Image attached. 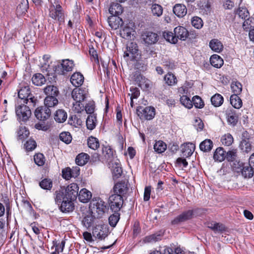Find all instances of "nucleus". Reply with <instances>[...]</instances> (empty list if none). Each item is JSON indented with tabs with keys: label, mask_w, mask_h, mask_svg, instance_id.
Masks as SVG:
<instances>
[{
	"label": "nucleus",
	"mask_w": 254,
	"mask_h": 254,
	"mask_svg": "<svg viewBox=\"0 0 254 254\" xmlns=\"http://www.w3.org/2000/svg\"><path fill=\"white\" fill-rule=\"evenodd\" d=\"M57 97L52 96H46L44 99V106L49 109V108L54 107L57 105L59 101Z\"/></svg>",
	"instance_id": "473e14b6"
},
{
	"label": "nucleus",
	"mask_w": 254,
	"mask_h": 254,
	"mask_svg": "<svg viewBox=\"0 0 254 254\" xmlns=\"http://www.w3.org/2000/svg\"><path fill=\"white\" fill-rule=\"evenodd\" d=\"M79 200L83 203L88 202L92 197L91 192L86 189H81L78 195Z\"/></svg>",
	"instance_id": "bb28decb"
},
{
	"label": "nucleus",
	"mask_w": 254,
	"mask_h": 254,
	"mask_svg": "<svg viewBox=\"0 0 254 254\" xmlns=\"http://www.w3.org/2000/svg\"><path fill=\"white\" fill-rule=\"evenodd\" d=\"M194 126L197 131H201L203 129L204 125L202 120L199 118H197L195 120Z\"/></svg>",
	"instance_id": "774afa93"
},
{
	"label": "nucleus",
	"mask_w": 254,
	"mask_h": 254,
	"mask_svg": "<svg viewBox=\"0 0 254 254\" xmlns=\"http://www.w3.org/2000/svg\"><path fill=\"white\" fill-rule=\"evenodd\" d=\"M90 212L94 218L102 217L107 210V206L105 202L101 199L93 200L90 204Z\"/></svg>",
	"instance_id": "7ed1b4c3"
},
{
	"label": "nucleus",
	"mask_w": 254,
	"mask_h": 254,
	"mask_svg": "<svg viewBox=\"0 0 254 254\" xmlns=\"http://www.w3.org/2000/svg\"><path fill=\"white\" fill-rule=\"evenodd\" d=\"M108 23L110 27L113 29H117L123 24V20L118 16L111 15L108 18Z\"/></svg>",
	"instance_id": "aec40b11"
},
{
	"label": "nucleus",
	"mask_w": 254,
	"mask_h": 254,
	"mask_svg": "<svg viewBox=\"0 0 254 254\" xmlns=\"http://www.w3.org/2000/svg\"><path fill=\"white\" fill-rule=\"evenodd\" d=\"M74 65L73 61L68 59L64 60L62 63L58 65L56 71L58 74L63 75L65 72L71 71Z\"/></svg>",
	"instance_id": "9b49d317"
},
{
	"label": "nucleus",
	"mask_w": 254,
	"mask_h": 254,
	"mask_svg": "<svg viewBox=\"0 0 254 254\" xmlns=\"http://www.w3.org/2000/svg\"><path fill=\"white\" fill-rule=\"evenodd\" d=\"M88 92L86 88L74 89L71 92V96L74 101L72 103V110L79 113L84 111V102L87 98Z\"/></svg>",
	"instance_id": "f257e3e1"
},
{
	"label": "nucleus",
	"mask_w": 254,
	"mask_h": 254,
	"mask_svg": "<svg viewBox=\"0 0 254 254\" xmlns=\"http://www.w3.org/2000/svg\"><path fill=\"white\" fill-rule=\"evenodd\" d=\"M44 92L47 96H52L54 97H57L59 94L58 88L54 85L47 86L44 89Z\"/></svg>",
	"instance_id": "c85d7f7f"
},
{
	"label": "nucleus",
	"mask_w": 254,
	"mask_h": 254,
	"mask_svg": "<svg viewBox=\"0 0 254 254\" xmlns=\"http://www.w3.org/2000/svg\"><path fill=\"white\" fill-rule=\"evenodd\" d=\"M110 168H111L114 177L118 178L123 172L120 161L117 159H113L108 163Z\"/></svg>",
	"instance_id": "4468645a"
},
{
	"label": "nucleus",
	"mask_w": 254,
	"mask_h": 254,
	"mask_svg": "<svg viewBox=\"0 0 254 254\" xmlns=\"http://www.w3.org/2000/svg\"><path fill=\"white\" fill-rule=\"evenodd\" d=\"M174 35L178 39L181 40H185L189 36L188 30L184 27L178 26L176 27L174 30Z\"/></svg>",
	"instance_id": "412c9836"
},
{
	"label": "nucleus",
	"mask_w": 254,
	"mask_h": 254,
	"mask_svg": "<svg viewBox=\"0 0 254 254\" xmlns=\"http://www.w3.org/2000/svg\"><path fill=\"white\" fill-rule=\"evenodd\" d=\"M18 97L23 100L24 104L29 106H34L37 99L31 94L30 88L28 86L21 87L18 92Z\"/></svg>",
	"instance_id": "20e7f679"
},
{
	"label": "nucleus",
	"mask_w": 254,
	"mask_h": 254,
	"mask_svg": "<svg viewBox=\"0 0 254 254\" xmlns=\"http://www.w3.org/2000/svg\"><path fill=\"white\" fill-rule=\"evenodd\" d=\"M64 199L61 200V202L59 204H61L60 209L64 212H69L74 209V205L72 201L73 199H70L66 197H63Z\"/></svg>",
	"instance_id": "2eb2a0df"
},
{
	"label": "nucleus",
	"mask_w": 254,
	"mask_h": 254,
	"mask_svg": "<svg viewBox=\"0 0 254 254\" xmlns=\"http://www.w3.org/2000/svg\"><path fill=\"white\" fill-rule=\"evenodd\" d=\"M29 8V3L28 0H21L20 3L17 6V9L21 10L22 13L27 11Z\"/></svg>",
	"instance_id": "052dcab7"
},
{
	"label": "nucleus",
	"mask_w": 254,
	"mask_h": 254,
	"mask_svg": "<svg viewBox=\"0 0 254 254\" xmlns=\"http://www.w3.org/2000/svg\"><path fill=\"white\" fill-rule=\"evenodd\" d=\"M54 119L59 123H63L67 119L66 113L63 110H58L55 114Z\"/></svg>",
	"instance_id": "e433bc0d"
},
{
	"label": "nucleus",
	"mask_w": 254,
	"mask_h": 254,
	"mask_svg": "<svg viewBox=\"0 0 254 254\" xmlns=\"http://www.w3.org/2000/svg\"><path fill=\"white\" fill-rule=\"evenodd\" d=\"M137 115L141 120H150L155 115V109L152 107H146L144 108H140L137 110Z\"/></svg>",
	"instance_id": "9d476101"
},
{
	"label": "nucleus",
	"mask_w": 254,
	"mask_h": 254,
	"mask_svg": "<svg viewBox=\"0 0 254 254\" xmlns=\"http://www.w3.org/2000/svg\"><path fill=\"white\" fill-rule=\"evenodd\" d=\"M180 102L183 106L188 109H190L192 107L191 100L186 95L181 97Z\"/></svg>",
	"instance_id": "3c124183"
},
{
	"label": "nucleus",
	"mask_w": 254,
	"mask_h": 254,
	"mask_svg": "<svg viewBox=\"0 0 254 254\" xmlns=\"http://www.w3.org/2000/svg\"><path fill=\"white\" fill-rule=\"evenodd\" d=\"M139 55L138 47L134 42L128 43L124 52V57H128L130 60H135Z\"/></svg>",
	"instance_id": "1a4fd4ad"
},
{
	"label": "nucleus",
	"mask_w": 254,
	"mask_h": 254,
	"mask_svg": "<svg viewBox=\"0 0 254 254\" xmlns=\"http://www.w3.org/2000/svg\"><path fill=\"white\" fill-rule=\"evenodd\" d=\"M34 114L37 119L40 121H46L50 117L51 111L47 107L41 106L35 110Z\"/></svg>",
	"instance_id": "f8f14e48"
},
{
	"label": "nucleus",
	"mask_w": 254,
	"mask_h": 254,
	"mask_svg": "<svg viewBox=\"0 0 254 254\" xmlns=\"http://www.w3.org/2000/svg\"><path fill=\"white\" fill-rule=\"evenodd\" d=\"M150 9L152 15L154 17H160L163 14V7L158 4H153Z\"/></svg>",
	"instance_id": "58836bf2"
},
{
	"label": "nucleus",
	"mask_w": 254,
	"mask_h": 254,
	"mask_svg": "<svg viewBox=\"0 0 254 254\" xmlns=\"http://www.w3.org/2000/svg\"><path fill=\"white\" fill-rule=\"evenodd\" d=\"M29 106V105H22L21 103V105L16 107V114L19 120L25 122L30 118L31 115V112Z\"/></svg>",
	"instance_id": "0eeeda50"
},
{
	"label": "nucleus",
	"mask_w": 254,
	"mask_h": 254,
	"mask_svg": "<svg viewBox=\"0 0 254 254\" xmlns=\"http://www.w3.org/2000/svg\"><path fill=\"white\" fill-rule=\"evenodd\" d=\"M97 123L96 116L95 114L89 115L86 119V126L88 129H93L96 126Z\"/></svg>",
	"instance_id": "72a5a7b5"
},
{
	"label": "nucleus",
	"mask_w": 254,
	"mask_h": 254,
	"mask_svg": "<svg viewBox=\"0 0 254 254\" xmlns=\"http://www.w3.org/2000/svg\"><path fill=\"white\" fill-rule=\"evenodd\" d=\"M135 31L128 25H126L120 31L121 36L127 39H131L134 37Z\"/></svg>",
	"instance_id": "6ab92c4d"
},
{
	"label": "nucleus",
	"mask_w": 254,
	"mask_h": 254,
	"mask_svg": "<svg viewBox=\"0 0 254 254\" xmlns=\"http://www.w3.org/2000/svg\"><path fill=\"white\" fill-rule=\"evenodd\" d=\"M237 13L240 17L242 19H245V21L243 23V27L244 28H247L246 25L249 24V13L248 9L245 7H239L237 11Z\"/></svg>",
	"instance_id": "a878e982"
},
{
	"label": "nucleus",
	"mask_w": 254,
	"mask_h": 254,
	"mask_svg": "<svg viewBox=\"0 0 254 254\" xmlns=\"http://www.w3.org/2000/svg\"><path fill=\"white\" fill-rule=\"evenodd\" d=\"M87 144L89 148L93 150H96L99 147L98 139L92 136L88 138L87 140Z\"/></svg>",
	"instance_id": "79ce46f5"
},
{
	"label": "nucleus",
	"mask_w": 254,
	"mask_h": 254,
	"mask_svg": "<svg viewBox=\"0 0 254 254\" xmlns=\"http://www.w3.org/2000/svg\"><path fill=\"white\" fill-rule=\"evenodd\" d=\"M173 12L179 17H183L187 13L186 6L183 4H176L173 7Z\"/></svg>",
	"instance_id": "5701e85b"
},
{
	"label": "nucleus",
	"mask_w": 254,
	"mask_h": 254,
	"mask_svg": "<svg viewBox=\"0 0 254 254\" xmlns=\"http://www.w3.org/2000/svg\"><path fill=\"white\" fill-rule=\"evenodd\" d=\"M89 159V156L87 154L80 153L76 156L75 162L79 166H83L88 162Z\"/></svg>",
	"instance_id": "4c0bfd02"
},
{
	"label": "nucleus",
	"mask_w": 254,
	"mask_h": 254,
	"mask_svg": "<svg viewBox=\"0 0 254 254\" xmlns=\"http://www.w3.org/2000/svg\"><path fill=\"white\" fill-rule=\"evenodd\" d=\"M108 232L109 230L107 225L101 224L96 225L94 228L92 234L95 238L102 240L108 236Z\"/></svg>",
	"instance_id": "6e6552de"
},
{
	"label": "nucleus",
	"mask_w": 254,
	"mask_h": 254,
	"mask_svg": "<svg viewBox=\"0 0 254 254\" xmlns=\"http://www.w3.org/2000/svg\"><path fill=\"white\" fill-rule=\"evenodd\" d=\"M35 163L39 166H43L45 162L44 156L42 153H37L34 156Z\"/></svg>",
	"instance_id": "864d4df0"
},
{
	"label": "nucleus",
	"mask_w": 254,
	"mask_h": 254,
	"mask_svg": "<svg viewBox=\"0 0 254 254\" xmlns=\"http://www.w3.org/2000/svg\"><path fill=\"white\" fill-rule=\"evenodd\" d=\"M226 158V152L222 147L217 148L213 155V158L215 161L222 162Z\"/></svg>",
	"instance_id": "cd10ccee"
},
{
	"label": "nucleus",
	"mask_w": 254,
	"mask_h": 254,
	"mask_svg": "<svg viewBox=\"0 0 254 254\" xmlns=\"http://www.w3.org/2000/svg\"><path fill=\"white\" fill-rule=\"evenodd\" d=\"M25 147L28 151L33 150L36 147V143L33 139H29L26 141Z\"/></svg>",
	"instance_id": "0e129e2a"
},
{
	"label": "nucleus",
	"mask_w": 254,
	"mask_h": 254,
	"mask_svg": "<svg viewBox=\"0 0 254 254\" xmlns=\"http://www.w3.org/2000/svg\"><path fill=\"white\" fill-rule=\"evenodd\" d=\"M211 64L216 68H220L223 64V59L217 55H212L210 59Z\"/></svg>",
	"instance_id": "c756f323"
},
{
	"label": "nucleus",
	"mask_w": 254,
	"mask_h": 254,
	"mask_svg": "<svg viewBox=\"0 0 254 254\" xmlns=\"http://www.w3.org/2000/svg\"><path fill=\"white\" fill-rule=\"evenodd\" d=\"M95 109V104L93 101H89L86 105H84V109L86 112L89 114H93Z\"/></svg>",
	"instance_id": "bf43d9fd"
},
{
	"label": "nucleus",
	"mask_w": 254,
	"mask_h": 254,
	"mask_svg": "<svg viewBox=\"0 0 254 254\" xmlns=\"http://www.w3.org/2000/svg\"><path fill=\"white\" fill-rule=\"evenodd\" d=\"M49 15L52 19L57 20L59 24H61L64 21V13L60 4H51L49 8Z\"/></svg>",
	"instance_id": "39448f33"
},
{
	"label": "nucleus",
	"mask_w": 254,
	"mask_h": 254,
	"mask_svg": "<svg viewBox=\"0 0 254 254\" xmlns=\"http://www.w3.org/2000/svg\"><path fill=\"white\" fill-rule=\"evenodd\" d=\"M19 139H24L29 134V131L26 129L25 127H21L18 132Z\"/></svg>",
	"instance_id": "e2e57ef3"
},
{
	"label": "nucleus",
	"mask_w": 254,
	"mask_h": 254,
	"mask_svg": "<svg viewBox=\"0 0 254 254\" xmlns=\"http://www.w3.org/2000/svg\"><path fill=\"white\" fill-rule=\"evenodd\" d=\"M194 106L197 108H202L204 106V103L201 98L198 96H194L192 100Z\"/></svg>",
	"instance_id": "13d9d810"
},
{
	"label": "nucleus",
	"mask_w": 254,
	"mask_h": 254,
	"mask_svg": "<svg viewBox=\"0 0 254 254\" xmlns=\"http://www.w3.org/2000/svg\"><path fill=\"white\" fill-rule=\"evenodd\" d=\"M142 37L144 42L148 45L153 44L158 40L157 34L152 32H146L142 35Z\"/></svg>",
	"instance_id": "f3484780"
},
{
	"label": "nucleus",
	"mask_w": 254,
	"mask_h": 254,
	"mask_svg": "<svg viewBox=\"0 0 254 254\" xmlns=\"http://www.w3.org/2000/svg\"><path fill=\"white\" fill-rule=\"evenodd\" d=\"M39 185L43 189L49 190L52 188L53 183L50 179H45L40 182Z\"/></svg>",
	"instance_id": "5fc2aeb1"
},
{
	"label": "nucleus",
	"mask_w": 254,
	"mask_h": 254,
	"mask_svg": "<svg viewBox=\"0 0 254 254\" xmlns=\"http://www.w3.org/2000/svg\"><path fill=\"white\" fill-rule=\"evenodd\" d=\"M60 139L66 144H69L72 140V137L69 132H63L60 134Z\"/></svg>",
	"instance_id": "603ef678"
},
{
	"label": "nucleus",
	"mask_w": 254,
	"mask_h": 254,
	"mask_svg": "<svg viewBox=\"0 0 254 254\" xmlns=\"http://www.w3.org/2000/svg\"><path fill=\"white\" fill-rule=\"evenodd\" d=\"M213 143L211 140L206 139L199 144L200 149L203 152H209L213 147Z\"/></svg>",
	"instance_id": "2f4dec72"
},
{
	"label": "nucleus",
	"mask_w": 254,
	"mask_h": 254,
	"mask_svg": "<svg viewBox=\"0 0 254 254\" xmlns=\"http://www.w3.org/2000/svg\"><path fill=\"white\" fill-rule=\"evenodd\" d=\"M109 203L111 209L114 212H117L122 207L123 197L120 194H114L109 197Z\"/></svg>",
	"instance_id": "423d86ee"
},
{
	"label": "nucleus",
	"mask_w": 254,
	"mask_h": 254,
	"mask_svg": "<svg viewBox=\"0 0 254 254\" xmlns=\"http://www.w3.org/2000/svg\"><path fill=\"white\" fill-rule=\"evenodd\" d=\"M231 104L236 109H240L242 106V101L236 94H233L230 97Z\"/></svg>",
	"instance_id": "ea45409f"
},
{
	"label": "nucleus",
	"mask_w": 254,
	"mask_h": 254,
	"mask_svg": "<svg viewBox=\"0 0 254 254\" xmlns=\"http://www.w3.org/2000/svg\"><path fill=\"white\" fill-rule=\"evenodd\" d=\"M164 80L169 86H173L177 84V79L176 76L171 72L168 73L164 76Z\"/></svg>",
	"instance_id": "a19ab883"
},
{
	"label": "nucleus",
	"mask_w": 254,
	"mask_h": 254,
	"mask_svg": "<svg viewBox=\"0 0 254 254\" xmlns=\"http://www.w3.org/2000/svg\"><path fill=\"white\" fill-rule=\"evenodd\" d=\"M114 190L115 194H120L122 196L127 192V185L125 182L118 183L115 185Z\"/></svg>",
	"instance_id": "b1692460"
},
{
	"label": "nucleus",
	"mask_w": 254,
	"mask_h": 254,
	"mask_svg": "<svg viewBox=\"0 0 254 254\" xmlns=\"http://www.w3.org/2000/svg\"><path fill=\"white\" fill-rule=\"evenodd\" d=\"M238 164L240 166V167L236 168L234 167V169L235 171L237 172H241L242 175L245 178H251L253 176L254 174L253 169L254 168L253 167H251L249 164H243L241 163L239 164V162H238Z\"/></svg>",
	"instance_id": "ddd939ff"
},
{
	"label": "nucleus",
	"mask_w": 254,
	"mask_h": 254,
	"mask_svg": "<svg viewBox=\"0 0 254 254\" xmlns=\"http://www.w3.org/2000/svg\"><path fill=\"white\" fill-rule=\"evenodd\" d=\"M231 88L234 94L238 95L242 92V85L238 81H233L231 85Z\"/></svg>",
	"instance_id": "49530a36"
},
{
	"label": "nucleus",
	"mask_w": 254,
	"mask_h": 254,
	"mask_svg": "<svg viewBox=\"0 0 254 254\" xmlns=\"http://www.w3.org/2000/svg\"><path fill=\"white\" fill-rule=\"evenodd\" d=\"M95 218L92 213L90 212L82 220V222L83 226L87 228L90 227L92 225Z\"/></svg>",
	"instance_id": "c9c22d12"
},
{
	"label": "nucleus",
	"mask_w": 254,
	"mask_h": 254,
	"mask_svg": "<svg viewBox=\"0 0 254 254\" xmlns=\"http://www.w3.org/2000/svg\"><path fill=\"white\" fill-rule=\"evenodd\" d=\"M209 47L215 52L220 53L223 49L222 42L217 39H212L209 42Z\"/></svg>",
	"instance_id": "393cba45"
},
{
	"label": "nucleus",
	"mask_w": 254,
	"mask_h": 254,
	"mask_svg": "<svg viewBox=\"0 0 254 254\" xmlns=\"http://www.w3.org/2000/svg\"><path fill=\"white\" fill-rule=\"evenodd\" d=\"M120 219V215L119 213L115 212L114 214L111 215L109 218V222L110 225L112 227H115Z\"/></svg>",
	"instance_id": "4d7b16f0"
},
{
	"label": "nucleus",
	"mask_w": 254,
	"mask_h": 254,
	"mask_svg": "<svg viewBox=\"0 0 254 254\" xmlns=\"http://www.w3.org/2000/svg\"><path fill=\"white\" fill-rule=\"evenodd\" d=\"M123 8L119 3H112L109 9L110 13L112 15L118 16L123 12Z\"/></svg>",
	"instance_id": "7c9ffc66"
},
{
	"label": "nucleus",
	"mask_w": 254,
	"mask_h": 254,
	"mask_svg": "<svg viewBox=\"0 0 254 254\" xmlns=\"http://www.w3.org/2000/svg\"><path fill=\"white\" fill-rule=\"evenodd\" d=\"M167 148L166 144L162 141H157L154 145V149L155 152L158 153H161L164 152Z\"/></svg>",
	"instance_id": "c03bdc74"
},
{
	"label": "nucleus",
	"mask_w": 254,
	"mask_h": 254,
	"mask_svg": "<svg viewBox=\"0 0 254 254\" xmlns=\"http://www.w3.org/2000/svg\"><path fill=\"white\" fill-rule=\"evenodd\" d=\"M208 227L216 232H222L225 230L224 226L219 223H211L208 224Z\"/></svg>",
	"instance_id": "a18cd8bd"
},
{
	"label": "nucleus",
	"mask_w": 254,
	"mask_h": 254,
	"mask_svg": "<svg viewBox=\"0 0 254 254\" xmlns=\"http://www.w3.org/2000/svg\"><path fill=\"white\" fill-rule=\"evenodd\" d=\"M193 215V211L189 210L183 212L182 214L176 217L172 221L173 224H177L191 218Z\"/></svg>",
	"instance_id": "dca6fc26"
},
{
	"label": "nucleus",
	"mask_w": 254,
	"mask_h": 254,
	"mask_svg": "<svg viewBox=\"0 0 254 254\" xmlns=\"http://www.w3.org/2000/svg\"><path fill=\"white\" fill-rule=\"evenodd\" d=\"M237 157V150L235 149H233L231 150H229L226 154V159L228 161H233L235 160Z\"/></svg>",
	"instance_id": "680f3d73"
},
{
	"label": "nucleus",
	"mask_w": 254,
	"mask_h": 254,
	"mask_svg": "<svg viewBox=\"0 0 254 254\" xmlns=\"http://www.w3.org/2000/svg\"><path fill=\"white\" fill-rule=\"evenodd\" d=\"M32 81L35 85L41 86L45 84L46 79L44 75L42 74L36 73L33 76Z\"/></svg>",
	"instance_id": "f704fd0d"
},
{
	"label": "nucleus",
	"mask_w": 254,
	"mask_h": 254,
	"mask_svg": "<svg viewBox=\"0 0 254 254\" xmlns=\"http://www.w3.org/2000/svg\"><path fill=\"white\" fill-rule=\"evenodd\" d=\"M84 77L80 72L74 73L70 77V82L71 84L75 86H80L83 83Z\"/></svg>",
	"instance_id": "4be33fe9"
},
{
	"label": "nucleus",
	"mask_w": 254,
	"mask_h": 254,
	"mask_svg": "<svg viewBox=\"0 0 254 254\" xmlns=\"http://www.w3.org/2000/svg\"><path fill=\"white\" fill-rule=\"evenodd\" d=\"M222 143L226 146H230L233 142V138L231 134L227 133L222 136L221 139Z\"/></svg>",
	"instance_id": "09e8293b"
},
{
	"label": "nucleus",
	"mask_w": 254,
	"mask_h": 254,
	"mask_svg": "<svg viewBox=\"0 0 254 254\" xmlns=\"http://www.w3.org/2000/svg\"><path fill=\"white\" fill-rule=\"evenodd\" d=\"M163 36L167 41L171 43L175 44L177 42V38L171 32H164Z\"/></svg>",
	"instance_id": "8fccbe9b"
},
{
	"label": "nucleus",
	"mask_w": 254,
	"mask_h": 254,
	"mask_svg": "<svg viewBox=\"0 0 254 254\" xmlns=\"http://www.w3.org/2000/svg\"><path fill=\"white\" fill-rule=\"evenodd\" d=\"M102 151L105 159L108 162L114 159L113 150L110 148L104 147L103 148Z\"/></svg>",
	"instance_id": "de8ad7c7"
},
{
	"label": "nucleus",
	"mask_w": 254,
	"mask_h": 254,
	"mask_svg": "<svg viewBox=\"0 0 254 254\" xmlns=\"http://www.w3.org/2000/svg\"><path fill=\"white\" fill-rule=\"evenodd\" d=\"M191 23L192 25L196 29H200L203 26L202 19L197 16H194L192 18Z\"/></svg>",
	"instance_id": "6e6d98bb"
},
{
	"label": "nucleus",
	"mask_w": 254,
	"mask_h": 254,
	"mask_svg": "<svg viewBox=\"0 0 254 254\" xmlns=\"http://www.w3.org/2000/svg\"><path fill=\"white\" fill-rule=\"evenodd\" d=\"M130 92V93H128V95L130 96V100H132L133 99H136L139 96V90L136 88H131Z\"/></svg>",
	"instance_id": "69168bd1"
},
{
	"label": "nucleus",
	"mask_w": 254,
	"mask_h": 254,
	"mask_svg": "<svg viewBox=\"0 0 254 254\" xmlns=\"http://www.w3.org/2000/svg\"><path fill=\"white\" fill-rule=\"evenodd\" d=\"M211 102L215 107H219L223 102V97L219 94H216L211 97Z\"/></svg>",
	"instance_id": "37998d69"
},
{
	"label": "nucleus",
	"mask_w": 254,
	"mask_h": 254,
	"mask_svg": "<svg viewBox=\"0 0 254 254\" xmlns=\"http://www.w3.org/2000/svg\"><path fill=\"white\" fill-rule=\"evenodd\" d=\"M62 176L64 178L68 180L72 177L71 170L70 168H66L63 170Z\"/></svg>",
	"instance_id": "338daca9"
},
{
	"label": "nucleus",
	"mask_w": 254,
	"mask_h": 254,
	"mask_svg": "<svg viewBox=\"0 0 254 254\" xmlns=\"http://www.w3.org/2000/svg\"><path fill=\"white\" fill-rule=\"evenodd\" d=\"M79 188L75 183H71L66 188H61V190L55 192V202L57 204L61 202V200L64 199L63 197H66L70 199L74 200L76 199Z\"/></svg>",
	"instance_id": "f03ea898"
},
{
	"label": "nucleus",
	"mask_w": 254,
	"mask_h": 254,
	"mask_svg": "<svg viewBox=\"0 0 254 254\" xmlns=\"http://www.w3.org/2000/svg\"><path fill=\"white\" fill-rule=\"evenodd\" d=\"M195 145L192 143H186L181 146L182 152L183 156L186 157H190L195 150Z\"/></svg>",
	"instance_id": "a211bd4d"
}]
</instances>
